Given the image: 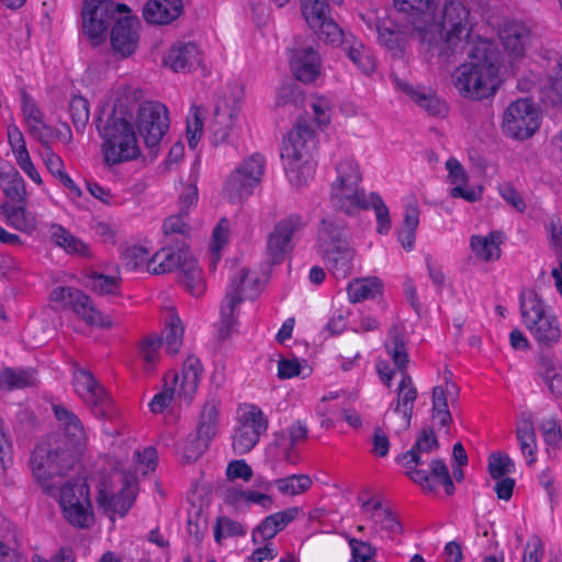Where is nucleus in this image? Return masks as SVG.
<instances>
[{
  "label": "nucleus",
  "instance_id": "obj_1",
  "mask_svg": "<svg viewBox=\"0 0 562 562\" xmlns=\"http://www.w3.org/2000/svg\"><path fill=\"white\" fill-rule=\"evenodd\" d=\"M469 61L452 74V82L460 95L470 100L493 97L501 83V52L490 41L479 38L467 48Z\"/></svg>",
  "mask_w": 562,
  "mask_h": 562
},
{
  "label": "nucleus",
  "instance_id": "obj_2",
  "mask_svg": "<svg viewBox=\"0 0 562 562\" xmlns=\"http://www.w3.org/2000/svg\"><path fill=\"white\" fill-rule=\"evenodd\" d=\"M436 20L428 23L427 40L432 47L434 33L439 32L440 38L434 47L443 63H452L471 47V32L474 25L470 8L463 0H446L440 10L436 11Z\"/></svg>",
  "mask_w": 562,
  "mask_h": 562
},
{
  "label": "nucleus",
  "instance_id": "obj_3",
  "mask_svg": "<svg viewBox=\"0 0 562 562\" xmlns=\"http://www.w3.org/2000/svg\"><path fill=\"white\" fill-rule=\"evenodd\" d=\"M385 351L391 357L393 363L401 372V381L396 390V403L392 411V415L385 414L392 424V428L396 434L405 431L411 426L414 404L418 392L415 387L412 376L407 374L406 367L408 363V353L405 341V326L402 324H393L387 331L384 342Z\"/></svg>",
  "mask_w": 562,
  "mask_h": 562
},
{
  "label": "nucleus",
  "instance_id": "obj_4",
  "mask_svg": "<svg viewBox=\"0 0 562 562\" xmlns=\"http://www.w3.org/2000/svg\"><path fill=\"white\" fill-rule=\"evenodd\" d=\"M78 459L79 456L68 448L64 438L48 436L35 445L30 456V467L43 492L55 496V479L67 475Z\"/></svg>",
  "mask_w": 562,
  "mask_h": 562
},
{
  "label": "nucleus",
  "instance_id": "obj_5",
  "mask_svg": "<svg viewBox=\"0 0 562 562\" xmlns=\"http://www.w3.org/2000/svg\"><path fill=\"white\" fill-rule=\"evenodd\" d=\"M101 151L109 167L136 160L142 151L133 125L124 117L111 115L98 127Z\"/></svg>",
  "mask_w": 562,
  "mask_h": 562
},
{
  "label": "nucleus",
  "instance_id": "obj_6",
  "mask_svg": "<svg viewBox=\"0 0 562 562\" xmlns=\"http://www.w3.org/2000/svg\"><path fill=\"white\" fill-rule=\"evenodd\" d=\"M520 313L524 325L539 345L550 348L560 341V322L536 291L520 293Z\"/></svg>",
  "mask_w": 562,
  "mask_h": 562
},
{
  "label": "nucleus",
  "instance_id": "obj_7",
  "mask_svg": "<svg viewBox=\"0 0 562 562\" xmlns=\"http://www.w3.org/2000/svg\"><path fill=\"white\" fill-rule=\"evenodd\" d=\"M259 293V279L251 276L247 268H240L232 277L226 294L221 303L220 319L217 323V338H228L237 326L238 305L247 300L255 299Z\"/></svg>",
  "mask_w": 562,
  "mask_h": 562
},
{
  "label": "nucleus",
  "instance_id": "obj_8",
  "mask_svg": "<svg viewBox=\"0 0 562 562\" xmlns=\"http://www.w3.org/2000/svg\"><path fill=\"white\" fill-rule=\"evenodd\" d=\"M64 518L74 527L89 528L94 521L90 486L85 479H75L57 484L55 496Z\"/></svg>",
  "mask_w": 562,
  "mask_h": 562
},
{
  "label": "nucleus",
  "instance_id": "obj_9",
  "mask_svg": "<svg viewBox=\"0 0 562 562\" xmlns=\"http://www.w3.org/2000/svg\"><path fill=\"white\" fill-rule=\"evenodd\" d=\"M337 178L331 184V202L347 214L355 209L368 206L364 191L359 188L362 180L358 162L353 158H345L336 166Z\"/></svg>",
  "mask_w": 562,
  "mask_h": 562
},
{
  "label": "nucleus",
  "instance_id": "obj_10",
  "mask_svg": "<svg viewBox=\"0 0 562 562\" xmlns=\"http://www.w3.org/2000/svg\"><path fill=\"white\" fill-rule=\"evenodd\" d=\"M202 374V364L200 359L194 356H189L182 367L181 374L170 373L171 384L166 381L164 391L157 393L150 401L149 407L154 414L162 413L170 403L179 398L190 403Z\"/></svg>",
  "mask_w": 562,
  "mask_h": 562
},
{
  "label": "nucleus",
  "instance_id": "obj_11",
  "mask_svg": "<svg viewBox=\"0 0 562 562\" xmlns=\"http://www.w3.org/2000/svg\"><path fill=\"white\" fill-rule=\"evenodd\" d=\"M426 454L408 450L397 457V462L407 469V476L426 492H434L435 481L445 487L448 495L454 493V484L450 476L447 464L441 459H432L428 465L429 470L422 468L427 463Z\"/></svg>",
  "mask_w": 562,
  "mask_h": 562
},
{
  "label": "nucleus",
  "instance_id": "obj_12",
  "mask_svg": "<svg viewBox=\"0 0 562 562\" xmlns=\"http://www.w3.org/2000/svg\"><path fill=\"white\" fill-rule=\"evenodd\" d=\"M125 11H128L125 4H116L113 0H85L81 9L83 35L93 46L102 44L115 14Z\"/></svg>",
  "mask_w": 562,
  "mask_h": 562
},
{
  "label": "nucleus",
  "instance_id": "obj_13",
  "mask_svg": "<svg viewBox=\"0 0 562 562\" xmlns=\"http://www.w3.org/2000/svg\"><path fill=\"white\" fill-rule=\"evenodd\" d=\"M266 168V160L261 154L247 157L227 177L224 193L229 202H240L252 194L254 189L261 182Z\"/></svg>",
  "mask_w": 562,
  "mask_h": 562
},
{
  "label": "nucleus",
  "instance_id": "obj_14",
  "mask_svg": "<svg viewBox=\"0 0 562 562\" xmlns=\"http://www.w3.org/2000/svg\"><path fill=\"white\" fill-rule=\"evenodd\" d=\"M541 115L536 104L527 98L512 102L503 114L502 128L514 139H527L539 128Z\"/></svg>",
  "mask_w": 562,
  "mask_h": 562
},
{
  "label": "nucleus",
  "instance_id": "obj_15",
  "mask_svg": "<svg viewBox=\"0 0 562 562\" xmlns=\"http://www.w3.org/2000/svg\"><path fill=\"white\" fill-rule=\"evenodd\" d=\"M268 429V419L256 405H247L238 416L233 435L232 447L236 454L250 452L258 443L261 435Z\"/></svg>",
  "mask_w": 562,
  "mask_h": 562
},
{
  "label": "nucleus",
  "instance_id": "obj_16",
  "mask_svg": "<svg viewBox=\"0 0 562 562\" xmlns=\"http://www.w3.org/2000/svg\"><path fill=\"white\" fill-rule=\"evenodd\" d=\"M169 123V113L165 104L158 101H145L139 104L136 126L147 147L154 148L162 140Z\"/></svg>",
  "mask_w": 562,
  "mask_h": 562
},
{
  "label": "nucleus",
  "instance_id": "obj_17",
  "mask_svg": "<svg viewBox=\"0 0 562 562\" xmlns=\"http://www.w3.org/2000/svg\"><path fill=\"white\" fill-rule=\"evenodd\" d=\"M301 10L306 23L321 41L331 45L344 43V31L329 16L326 0H301Z\"/></svg>",
  "mask_w": 562,
  "mask_h": 562
},
{
  "label": "nucleus",
  "instance_id": "obj_18",
  "mask_svg": "<svg viewBox=\"0 0 562 562\" xmlns=\"http://www.w3.org/2000/svg\"><path fill=\"white\" fill-rule=\"evenodd\" d=\"M305 226L303 217L299 214H290L274 225L267 238V258L270 263L278 265L283 261L285 255L293 249V239Z\"/></svg>",
  "mask_w": 562,
  "mask_h": 562
},
{
  "label": "nucleus",
  "instance_id": "obj_19",
  "mask_svg": "<svg viewBox=\"0 0 562 562\" xmlns=\"http://www.w3.org/2000/svg\"><path fill=\"white\" fill-rule=\"evenodd\" d=\"M50 300L63 307L71 308L87 324L111 327L112 323L105 321L100 311L95 308L91 299L82 291L71 286H57L50 292Z\"/></svg>",
  "mask_w": 562,
  "mask_h": 562
},
{
  "label": "nucleus",
  "instance_id": "obj_20",
  "mask_svg": "<svg viewBox=\"0 0 562 562\" xmlns=\"http://www.w3.org/2000/svg\"><path fill=\"white\" fill-rule=\"evenodd\" d=\"M72 383L78 396L94 411L95 415L106 414L111 400L90 371L82 368L75 369Z\"/></svg>",
  "mask_w": 562,
  "mask_h": 562
},
{
  "label": "nucleus",
  "instance_id": "obj_21",
  "mask_svg": "<svg viewBox=\"0 0 562 562\" xmlns=\"http://www.w3.org/2000/svg\"><path fill=\"white\" fill-rule=\"evenodd\" d=\"M53 412L59 427L63 429L61 434H54L53 436L64 438L68 448L80 457L88 441L82 422L64 405H53Z\"/></svg>",
  "mask_w": 562,
  "mask_h": 562
},
{
  "label": "nucleus",
  "instance_id": "obj_22",
  "mask_svg": "<svg viewBox=\"0 0 562 562\" xmlns=\"http://www.w3.org/2000/svg\"><path fill=\"white\" fill-rule=\"evenodd\" d=\"M396 10L406 15V23L412 25L420 41L427 40V26L436 20L434 0H394Z\"/></svg>",
  "mask_w": 562,
  "mask_h": 562
},
{
  "label": "nucleus",
  "instance_id": "obj_23",
  "mask_svg": "<svg viewBox=\"0 0 562 562\" xmlns=\"http://www.w3.org/2000/svg\"><path fill=\"white\" fill-rule=\"evenodd\" d=\"M316 148V137L314 130L306 121H299L295 127L289 132L283 142L281 151L282 158H312V153Z\"/></svg>",
  "mask_w": 562,
  "mask_h": 562
},
{
  "label": "nucleus",
  "instance_id": "obj_24",
  "mask_svg": "<svg viewBox=\"0 0 562 562\" xmlns=\"http://www.w3.org/2000/svg\"><path fill=\"white\" fill-rule=\"evenodd\" d=\"M290 65L299 81L311 83L321 74L322 60L313 46L295 47L291 49Z\"/></svg>",
  "mask_w": 562,
  "mask_h": 562
},
{
  "label": "nucleus",
  "instance_id": "obj_25",
  "mask_svg": "<svg viewBox=\"0 0 562 562\" xmlns=\"http://www.w3.org/2000/svg\"><path fill=\"white\" fill-rule=\"evenodd\" d=\"M362 514L372 522V536L380 532H386L390 539L403 532L402 524L390 507L383 506L382 501L376 499L374 506L368 507V503L362 504Z\"/></svg>",
  "mask_w": 562,
  "mask_h": 562
},
{
  "label": "nucleus",
  "instance_id": "obj_26",
  "mask_svg": "<svg viewBox=\"0 0 562 562\" xmlns=\"http://www.w3.org/2000/svg\"><path fill=\"white\" fill-rule=\"evenodd\" d=\"M137 22L132 18H121L114 22L111 31V46L115 54L128 57L135 53L138 45Z\"/></svg>",
  "mask_w": 562,
  "mask_h": 562
},
{
  "label": "nucleus",
  "instance_id": "obj_27",
  "mask_svg": "<svg viewBox=\"0 0 562 562\" xmlns=\"http://www.w3.org/2000/svg\"><path fill=\"white\" fill-rule=\"evenodd\" d=\"M164 61L176 72H187L201 64L202 53L192 42H178L168 50Z\"/></svg>",
  "mask_w": 562,
  "mask_h": 562
},
{
  "label": "nucleus",
  "instance_id": "obj_28",
  "mask_svg": "<svg viewBox=\"0 0 562 562\" xmlns=\"http://www.w3.org/2000/svg\"><path fill=\"white\" fill-rule=\"evenodd\" d=\"M319 254L328 271L337 280H344L352 273L356 251L349 244H339Z\"/></svg>",
  "mask_w": 562,
  "mask_h": 562
},
{
  "label": "nucleus",
  "instance_id": "obj_29",
  "mask_svg": "<svg viewBox=\"0 0 562 562\" xmlns=\"http://www.w3.org/2000/svg\"><path fill=\"white\" fill-rule=\"evenodd\" d=\"M183 12L182 0H148L143 8V16L150 24H169Z\"/></svg>",
  "mask_w": 562,
  "mask_h": 562
},
{
  "label": "nucleus",
  "instance_id": "obj_30",
  "mask_svg": "<svg viewBox=\"0 0 562 562\" xmlns=\"http://www.w3.org/2000/svg\"><path fill=\"white\" fill-rule=\"evenodd\" d=\"M300 513L301 509L294 506L267 516L256 527L252 537L254 542H258L257 536L261 537L262 542L273 539L278 532L282 531L289 524L295 520Z\"/></svg>",
  "mask_w": 562,
  "mask_h": 562
},
{
  "label": "nucleus",
  "instance_id": "obj_31",
  "mask_svg": "<svg viewBox=\"0 0 562 562\" xmlns=\"http://www.w3.org/2000/svg\"><path fill=\"white\" fill-rule=\"evenodd\" d=\"M191 256L188 247L183 245L180 246L177 251L162 248L149 259L148 272L153 274H164L175 269L181 272L184 260L190 259Z\"/></svg>",
  "mask_w": 562,
  "mask_h": 562
},
{
  "label": "nucleus",
  "instance_id": "obj_32",
  "mask_svg": "<svg viewBox=\"0 0 562 562\" xmlns=\"http://www.w3.org/2000/svg\"><path fill=\"white\" fill-rule=\"evenodd\" d=\"M394 83L397 89L407 94L420 108L425 109L431 115H440L446 112V103L440 101L431 92L425 89L415 88L405 80L394 77Z\"/></svg>",
  "mask_w": 562,
  "mask_h": 562
},
{
  "label": "nucleus",
  "instance_id": "obj_33",
  "mask_svg": "<svg viewBox=\"0 0 562 562\" xmlns=\"http://www.w3.org/2000/svg\"><path fill=\"white\" fill-rule=\"evenodd\" d=\"M49 237L52 243L63 248L68 255L91 257L89 246L59 224L49 226Z\"/></svg>",
  "mask_w": 562,
  "mask_h": 562
},
{
  "label": "nucleus",
  "instance_id": "obj_34",
  "mask_svg": "<svg viewBox=\"0 0 562 562\" xmlns=\"http://www.w3.org/2000/svg\"><path fill=\"white\" fill-rule=\"evenodd\" d=\"M135 499L134 488L125 482L121 493L111 494L100 490L97 502L100 507L124 516L132 507Z\"/></svg>",
  "mask_w": 562,
  "mask_h": 562
},
{
  "label": "nucleus",
  "instance_id": "obj_35",
  "mask_svg": "<svg viewBox=\"0 0 562 562\" xmlns=\"http://www.w3.org/2000/svg\"><path fill=\"white\" fill-rule=\"evenodd\" d=\"M503 235L498 232H491L486 236L474 235L471 237L470 246L474 256L482 261H494L501 257V244Z\"/></svg>",
  "mask_w": 562,
  "mask_h": 562
},
{
  "label": "nucleus",
  "instance_id": "obj_36",
  "mask_svg": "<svg viewBox=\"0 0 562 562\" xmlns=\"http://www.w3.org/2000/svg\"><path fill=\"white\" fill-rule=\"evenodd\" d=\"M345 225L342 221L335 217L323 218L318 231V251H326L337 247L339 244H349L344 238Z\"/></svg>",
  "mask_w": 562,
  "mask_h": 562
},
{
  "label": "nucleus",
  "instance_id": "obj_37",
  "mask_svg": "<svg viewBox=\"0 0 562 562\" xmlns=\"http://www.w3.org/2000/svg\"><path fill=\"white\" fill-rule=\"evenodd\" d=\"M237 116V110L235 108H231L228 104L216 106L214 119L211 124L214 144L217 145L228 139L229 133L236 123Z\"/></svg>",
  "mask_w": 562,
  "mask_h": 562
},
{
  "label": "nucleus",
  "instance_id": "obj_38",
  "mask_svg": "<svg viewBox=\"0 0 562 562\" xmlns=\"http://www.w3.org/2000/svg\"><path fill=\"white\" fill-rule=\"evenodd\" d=\"M0 209L5 217V223L12 228L29 235L36 229L37 222L35 215L27 212L23 206L3 203Z\"/></svg>",
  "mask_w": 562,
  "mask_h": 562
},
{
  "label": "nucleus",
  "instance_id": "obj_39",
  "mask_svg": "<svg viewBox=\"0 0 562 562\" xmlns=\"http://www.w3.org/2000/svg\"><path fill=\"white\" fill-rule=\"evenodd\" d=\"M36 372L34 369L5 368L0 371V389L13 391L36 385Z\"/></svg>",
  "mask_w": 562,
  "mask_h": 562
},
{
  "label": "nucleus",
  "instance_id": "obj_40",
  "mask_svg": "<svg viewBox=\"0 0 562 562\" xmlns=\"http://www.w3.org/2000/svg\"><path fill=\"white\" fill-rule=\"evenodd\" d=\"M289 181L300 188L313 179L316 164L312 158H283Z\"/></svg>",
  "mask_w": 562,
  "mask_h": 562
},
{
  "label": "nucleus",
  "instance_id": "obj_41",
  "mask_svg": "<svg viewBox=\"0 0 562 562\" xmlns=\"http://www.w3.org/2000/svg\"><path fill=\"white\" fill-rule=\"evenodd\" d=\"M0 188L4 195L13 202H23L26 196L24 180L11 166H0Z\"/></svg>",
  "mask_w": 562,
  "mask_h": 562
},
{
  "label": "nucleus",
  "instance_id": "obj_42",
  "mask_svg": "<svg viewBox=\"0 0 562 562\" xmlns=\"http://www.w3.org/2000/svg\"><path fill=\"white\" fill-rule=\"evenodd\" d=\"M499 37L504 48L514 56L518 57L521 56L526 49L529 33L524 25L514 23L506 25L501 31Z\"/></svg>",
  "mask_w": 562,
  "mask_h": 562
},
{
  "label": "nucleus",
  "instance_id": "obj_43",
  "mask_svg": "<svg viewBox=\"0 0 562 562\" xmlns=\"http://www.w3.org/2000/svg\"><path fill=\"white\" fill-rule=\"evenodd\" d=\"M218 430V409L215 403L207 402L201 409L198 426L196 437L211 443L215 438Z\"/></svg>",
  "mask_w": 562,
  "mask_h": 562
},
{
  "label": "nucleus",
  "instance_id": "obj_44",
  "mask_svg": "<svg viewBox=\"0 0 562 562\" xmlns=\"http://www.w3.org/2000/svg\"><path fill=\"white\" fill-rule=\"evenodd\" d=\"M539 375L550 392L562 400V367L550 357H541L538 368Z\"/></svg>",
  "mask_w": 562,
  "mask_h": 562
},
{
  "label": "nucleus",
  "instance_id": "obj_45",
  "mask_svg": "<svg viewBox=\"0 0 562 562\" xmlns=\"http://www.w3.org/2000/svg\"><path fill=\"white\" fill-rule=\"evenodd\" d=\"M179 280L193 296H200L205 291V282L202 271L193 256H191L190 259L184 260Z\"/></svg>",
  "mask_w": 562,
  "mask_h": 562
},
{
  "label": "nucleus",
  "instance_id": "obj_46",
  "mask_svg": "<svg viewBox=\"0 0 562 562\" xmlns=\"http://www.w3.org/2000/svg\"><path fill=\"white\" fill-rule=\"evenodd\" d=\"M382 282L376 277L357 279L349 283L348 295L352 303L373 299L382 291Z\"/></svg>",
  "mask_w": 562,
  "mask_h": 562
},
{
  "label": "nucleus",
  "instance_id": "obj_47",
  "mask_svg": "<svg viewBox=\"0 0 562 562\" xmlns=\"http://www.w3.org/2000/svg\"><path fill=\"white\" fill-rule=\"evenodd\" d=\"M517 440L521 453L527 458V464L532 465L536 462L537 441L533 424L529 419L521 420L516 428Z\"/></svg>",
  "mask_w": 562,
  "mask_h": 562
},
{
  "label": "nucleus",
  "instance_id": "obj_48",
  "mask_svg": "<svg viewBox=\"0 0 562 562\" xmlns=\"http://www.w3.org/2000/svg\"><path fill=\"white\" fill-rule=\"evenodd\" d=\"M313 481L307 474H292L273 480V486L284 496H296L312 487Z\"/></svg>",
  "mask_w": 562,
  "mask_h": 562
},
{
  "label": "nucleus",
  "instance_id": "obj_49",
  "mask_svg": "<svg viewBox=\"0 0 562 562\" xmlns=\"http://www.w3.org/2000/svg\"><path fill=\"white\" fill-rule=\"evenodd\" d=\"M183 326L178 315L171 313L169 315V322L164 333L162 345L167 353L173 356L179 352L182 346L183 338Z\"/></svg>",
  "mask_w": 562,
  "mask_h": 562
},
{
  "label": "nucleus",
  "instance_id": "obj_50",
  "mask_svg": "<svg viewBox=\"0 0 562 562\" xmlns=\"http://www.w3.org/2000/svg\"><path fill=\"white\" fill-rule=\"evenodd\" d=\"M345 52L348 58L366 75L375 69V61L368 48L360 42L347 43Z\"/></svg>",
  "mask_w": 562,
  "mask_h": 562
},
{
  "label": "nucleus",
  "instance_id": "obj_51",
  "mask_svg": "<svg viewBox=\"0 0 562 562\" xmlns=\"http://www.w3.org/2000/svg\"><path fill=\"white\" fill-rule=\"evenodd\" d=\"M162 346V339L157 335H149L139 342V355L144 361V369L150 373L155 371L159 360V349Z\"/></svg>",
  "mask_w": 562,
  "mask_h": 562
},
{
  "label": "nucleus",
  "instance_id": "obj_52",
  "mask_svg": "<svg viewBox=\"0 0 562 562\" xmlns=\"http://www.w3.org/2000/svg\"><path fill=\"white\" fill-rule=\"evenodd\" d=\"M88 285L91 290L100 295H117L120 294L121 279L114 276H104L99 272H91L88 276Z\"/></svg>",
  "mask_w": 562,
  "mask_h": 562
},
{
  "label": "nucleus",
  "instance_id": "obj_53",
  "mask_svg": "<svg viewBox=\"0 0 562 562\" xmlns=\"http://www.w3.org/2000/svg\"><path fill=\"white\" fill-rule=\"evenodd\" d=\"M379 43L393 52V55L402 54L406 42L405 34L397 29H391L384 25L378 26Z\"/></svg>",
  "mask_w": 562,
  "mask_h": 562
},
{
  "label": "nucleus",
  "instance_id": "obj_54",
  "mask_svg": "<svg viewBox=\"0 0 562 562\" xmlns=\"http://www.w3.org/2000/svg\"><path fill=\"white\" fill-rule=\"evenodd\" d=\"M69 114L77 132H83L90 117L89 103L87 99L80 95L72 97L69 102Z\"/></svg>",
  "mask_w": 562,
  "mask_h": 562
},
{
  "label": "nucleus",
  "instance_id": "obj_55",
  "mask_svg": "<svg viewBox=\"0 0 562 562\" xmlns=\"http://www.w3.org/2000/svg\"><path fill=\"white\" fill-rule=\"evenodd\" d=\"M368 207H372L376 217V231L379 234H386L391 229V218L389 209L381 199V196L376 193H371L369 198H367Z\"/></svg>",
  "mask_w": 562,
  "mask_h": 562
},
{
  "label": "nucleus",
  "instance_id": "obj_56",
  "mask_svg": "<svg viewBox=\"0 0 562 562\" xmlns=\"http://www.w3.org/2000/svg\"><path fill=\"white\" fill-rule=\"evenodd\" d=\"M307 425L302 420H295L285 430H281L274 435V443L288 441L299 446L307 439Z\"/></svg>",
  "mask_w": 562,
  "mask_h": 562
},
{
  "label": "nucleus",
  "instance_id": "obj_57",
  "mask_svg": "<svg viewBox=\"0 0 562 562\" xmlns=\"http://www.w3.org/2000/svg\"><path fill=\"white\" fill-rule=\"evenodd\" d=\"M246 533L244 526L228 517H217L214 526V539L217 543H221L224 538L228 537H240Z\"/></svg>",
  "mask_w": 562,
  "mask_h": 562
},
{
  "label": "nucleus",
  "instance_id": "obj_58",
  "mask_svg": "<svg viewBox=\"0 0 562 562\" xmlns=\"http://www.w3.org/2000/svg\"><path fill=\"white\" fill-rule=\"evenodd\" d=\"M203 133V121L201 117L200 108L192 105L190 109V116L187 122V138L190 148L194 149Z\"/></svg>",
  "mask_w": 562,
  "mask_h": 562
},
{
  "label": "nucleus",
  "instance_id": "obj_59",
  "mask_svg": "<svg viewBox=\"0 0 562 562\" xmlns=\"http://www.w3.org/2000/svg\"><path fill=\"white\" fill-rule=\"evenodd\" d=\"M187 213L181 212L177 215H171L164 221L162 231L166 237L180 236L186 238L189 235L190 227L184 221Z\"/></svg>",
  "mask_w": 562,
  "mask_h": 562
},
{
  "label": "nucleus",
  "instance_id": "obj_60",
  "mask_svg": "<svg viewBox=\"0 0 562 562\" xmlns=\"http://www.w3.org/2000/svg\"><path fill=\"white\" fill-rule=\"evenodd\" d=\"M348 544L351 549V562H370L376 554V548L368 541L358 540L347 537Z\"/></svg>",
  "mask_w": 562,
  "mask_h": 562
},
{
  "label": "nucleus",
  "instance_id": "obj_61",
  "mask_svg": "<svg viewBox=\"0 0 562 562\" xmlns=\"http://www.w3.org/2000/svg\"><path fill=\"white\" fill-rule=\"evenodd\" d=\"M122 262L128 270H136L145 262L148 263V251L142 246L126 247L121 255Z\"/></svg>",
  "mask_w": 562,
  "mask_h": 562
},
{
  "label": "nucleus",
  "instance_id": "obj_62",
  "mask_svg": "<svg viewBox=\"0 0 562 562\" xmlns=\"http://www.w3.org/2000/svg\"><path fill=\"white\" fill-rule=\"evenodd\" d=\"M514 462L507 454L492 453L488 461V472L494 480L502 479L513 472Z\"/></svg>",
  "mask_w": 562,
  "mask_h": 562
},
{
  "label": "nucleus",
  "instance_id": "obj_63",
  "mask_svg": "<svg viewBox=\"0 0 562 562\" xmlns=\"http://www.w3.org/2000/svg\"><path fill=\"white\" fill-rule=\"evenodd\" d=\"M458 394L457 386L453 383H446L432 389V413L448 411V397H454Z\"/></svg>",
  "mask_w": 562,
  "mask_h": 562
},
{
  "label": "nucleus",
  "instance_id": "obj_64",
  "mask_svg": "<svg viewBox=\"0 0 562 562\" xmlns=\"http://www.w3.org/2000/svg\"><path fill=\"white\" fill-rule=\"evenodd\" d=\"M439 449V441L430 428H424L418 434L414 446L409 450L428 456L430 452Z\"/></svg>",
  "mask_w": 562,
  "mask_h": 562
}]
</instances>
